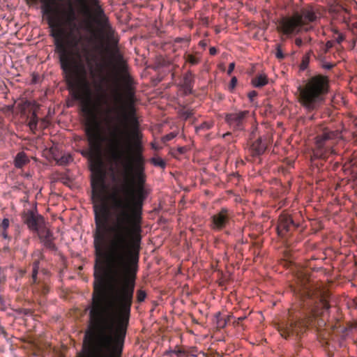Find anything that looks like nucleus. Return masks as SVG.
I'll return each mask as SVG.
<instances>
[{"mask_svg":"<svg viewBox=\"0 0 357 357\" xmlns=\"http://www.w3.org/2000/svg\"><path fill=\"white\" fill-rule=\"evenodd\" d=\"M126 100L117 91L115 107L108 110L109 149L112 159L122 165L123 180L114 178L116 185L107 197V206L95 205L96 231L93 235H142V208L150 191L146 186V158L142 134L135 116V91L127 86Z\"/></svg>","mask_w":357,"mask_h":357,"instance_id":"obj_1","label":"nucleus"},{"mask_svg":"<svg viewBox=\"0 0 357 357\" xmlns=\"http://www.w3.org/2000/svg\"><path fill=\"white\" fill-rule=\"evenodd\" d=\"M41 1L44 3V13L49 15L50 35L54 39L55 52L58 54L60 68L68 87L77 90L75 99L93 100L91 85L87 79V67L91 74L93 75L89 50L84 47L80 50L77 40L64 42L66 30L62 20L53 7V0Z\"/></svg>","mask_w":357,"mask_h":357,"instance_id":"obj_2","label":"nucleus"},{"mask_svg":"<svg viewBox=\"0 0 357 357\" xmlns=\"http://www.w3.org/2000/svg\"><path fill=\"white\" fill-rule=\"evenodd\" d=\"M329 90V77L322 74L314 75L298 87V101L307 112L317 110L324 102Z\"/></svg>","mask_w":357,"mask_h":357,"instance_id":"obj_3","label":"nucleus"},{"mask_svg":"<svg viewBox=\"0 0 357 357\" xmlns=\"http://www.w3.org/2000/svg\"><path fill=\"white\" fill-rule=\"evenodd\" d=\"M317 16L310 9H303L291 17H285L279 21L277 31L287 36L296 35L302 31H307L311 26L309 23L314 21Z\"/></svg>","mask_w":357,"mask_h":357,"instance_id":"obj_4","label":"nucleus"},{"mask_svg":"<svg viewBox=\"0 0 357 357\" xmlns=\"http://www.w3.org/2000/svg\"><path fill=\"white\" fill-rule=\"evenodd\" d=\"M294 294L303 301V305L311 307V313L316 317L328 310L329 293L324 290H313L308 286H303L294 289Z\"/></svg>","mask_w":357,"mask_h":357,"instance_id":"obj_5","label":"nucleus"},{"mask_svg":"<svg viewBox=\"0 0 357 357\" xmlns=\"http://www.w3.org/2000/svg\"><path fill=\"white\" fill-rule=\"evenodd\" d=\"M339 132L328 128H324L315 137L312 150V160L314 159L328 160L335 154L334 146L337 142Z\"/></svg>","mask_w":357,"mask_h":357,"instance_id":"obj_6","label":"nucleus"},{"mask_svg":"<svg viewBox=\"0 0 357 357\" xmlns=\"http://www.w3.org/2000/svg\"><path fill=\"white\" fill-rule=\"evenodd\" d=\"M234 218L232 210L222 207L211 217L210 228L215 231L226 229L234 222Z\"/></svg>","mask_w":357,"mask_h":357,"instance_id":"obj_7","label":"nucleus"},{"mask_svg":"<svg viewBox=\"0 0 357 357\" xmlns=\"http://www.w3.org/2000/svg\"><path fill=\"white\" fill-rule=\"evenodd\" d=\"M300 222L294 216L287 213L280 215L278 220L277 232L281 238H289L299 227Z\"/></svg>","mask_w":357,"mask_h":357,"instance_id":"obj_8","label":"nucleus"},{"mask_svg":"<svg viewBox=\"0 0 357 357\" xmlns=\"http://www.w3.org/2000/svg\"><path fill=\"white\" fill-rule=\"evenodd\" d=\"M310 318H292L285 326L280 327L279 331L280 335L284 338H287L291 335L299 336L305 331L307 324H310Z\"/></svg>","mask_w":357,"mask_h":357,"instance_id":"obj_9","label":"nucleus"},{"mask_svg":"<svg viewBox=\"0 0 357 357\" xmlns=\"http://www.w3.org/2000/svg\"><path fill=\"white\" fill-rule=\"evenodd\" d=\"M105 26L107 30L108 36L112 38L113 47L112 50H109V48L105 49V51L109 54V57L103 58L102 62L99 64L100 69H105L112 66L114 59L119 61L123 60V56L120 54L119 50L117 47L118 40L113 38L114 31L107 22L105 23Z\"/></svg>","mask_w":357,"mask_h":357,"instance_id":"obj_10","label":"nucleus"},{"mask_svg":"<svg viewBox=\"0 0 357 357\" xmlns=\"http://www.w3.org/2000/svg\"><path fill=\"white\" fill-rule=\"evenodd\" d=\"M249 114L248 110L228 113L225 115V120L233 130L242 131L245 130Z\"/></svg>","mask_w":357,"mask_h":357,"instance_id":"obj_11","label":"nucleus"},{"mask_svg":"<svg viewBox=\"0 0 357 357\" xmlns=\"http://www.w3.org/2000/svg\"><path fill=\"white\" fill-rule=\"evenodd\" d=\"M22 222L33 231H39L45 225L44 218L36 210L26 209L22 214Z\"/></svg>","mask_w":357,"mask_h":357,"instance_id":"obj_12","label":"nucleus"},{"mask_svg":"<svg viewBox=\"0 0 357 357\" xmlns=\"http://www.w3.org/2000/svg\"><path fill=\"white\" fill-rule=\"evenodd\" d=\"M93 197L100 200L105 189V174L99 169L91 179Z\"/></svg>","mask_w":357,"mask_h":357,"instance_id":"obj_13","label":"nucleus"},{"mask_svg":"<svg viewBox=\"0 0 357 357\" xmlns=\"http://www.w3.org/2000/svg\"><path fill=\"white\" fill-rule=\"evenodd\" d=\"M268 145V141L266 137H259L255 141L252 142L250 151L252 156L258 157L264 153Z\"/></svg>","mask_w":357,"mask_h":357,"instance_id":"obj_14","label":"nucleus"},{"mask_svg":"<svg viewBox=\"0 0 357 357\" xmlns=\"http://www.w3.org/2000/svg\"><path fill=\"white\" fill-rule=\"evenodd\" d=\"M38 233L41 243L46 249L51 251L56 250L57 248L54 242V237L50 230L43 228Z\"/></svg>","mask_w":357,"mask_h":357,"instance_id":"obj_15","label":"nucleus"},{"mask_svg":"<svg viewBox=\"0 0 357 357\" xmlns=\"http://www.w3.org/2000/svg\"><path fill=\"white\" fill-rule=\"evenodd\" d=\"M185 63L190 66H195L201 63L202 59V53L197 50L186 52L183 54Z\"/></svg>","mask_w":357,"mask_h":357,"instance_id":"obj_16","label":"nucleus"},{"mask_svg":"<svg viewBox=\"0 0 357 357\" xmlns=\"http://www.w3.org/2000/svg\"><path fill=\"white\" fill-rule=\"evenodd\" d=\"M194 82V75L192 72L189 70L183 75L181 85L185 95L192 93Z\"/></svg>","mask_w":357,"mask_h":357,"instance_id":"obj_17","label":"nucleus"},{"mask_svg":"<svg viewBox=\"0 0 357 357\" xmlns=\"http://www.w3.org/2000/svg\"><path fill=\"white\" fill-rule=\"evenodd\" d=\"M29 162V160L26 155L24 152H20L15 158V166L17 168H22Z\"/></svg>","mask_w":357,"mask_h":357,"instance_id":"obj_18","label":"nucleus"},{"mask_svg":"<svg viewBox=\"0 0 357 357\" xmlns=\"http://www.w3.org/2000/svg\"><path fill=\"white\" fill-rule=\"evenodd\" d=\"M252 83L255 87H262L268 83L267 76L264 74L259 75L252 80Z\"/></svg>","mask_w":357,"mask_h":357,"instance_id":"obj_19","label":"nucleus"},{"mask_svg":"<svg viewBox=\"0 0 357 357\" xmlns=\"http://www.w3.org/2000/svg\"><path fill=\"white\" fill-rule=\"evenodd\" d=\"M76 20V15L74 8L70 6L66 15L65 23L69 26H75V21Z\"/></svg>","mask_w":357,"mask_h":357,"instance_id":"obj_20","label":"nucleus"},{"mask_svg":"<svg viewBox=\"0 0 357 357\" xmlns=\"http://www.w3.org/2000/svg\"><path fill=\"white\" fill-rule=\"evenodd\" d=\"M38 121V116L36 114V112L35 111H33L30 116V119H29V121L28 123L30 130L33 132H35L36 130H37Z\"/></svg>","mask_w":357,"mask_h":357,"instance_id":"obj_21","label":"nucleus"},{"mask_svg":"<svg viewBox=\"0 0 357 357\" xmlns=\"http://www.w3.org/2000/svg\"><path fill=\"white\" fill-rule=\"evenodd\" d=\"M231 316H227L226 318H222L220 317V313L218 312L216 314V324L218 328H223L227 325V322L229 321Z\"/></svg>","mask_w":357,"mask_h":357,"instance_id":"obj_22","label":"nucleus"},{"mask_svg":"<svg viewBox=\"0 0 357 357\" xmlns=\"http://www.w3.org/2000/svg\"><path fill=\"white\" fill-rule=\"evenodd\" d=\"M39 260H35L32 264L31 280L32 283H37V275L39 269Z\"/></svg>","mask_w":357,"mask_h":357,"instance_id":"obj_23","label":"nucleus"},{"mask_svg":"<svg viewBox=\"0 0 357 357\" xmlns=\"http://www.w3.org/2000/svg\"><path fill=\"white\" fill-rule=\"evenodd\" d=\"M92 5L95 7V13L96 15L99 17H102L104 15L103 10L101 8L100 6L99 5L98 0H89Z\"/></svg>","mask_w":357,"mask_h":357,"instance_id":"obj_24","label":"nucleus"},{"mask_svg":"<svg viewBox=\"0 0 357 357\" xmlns=\"http://www.w3.org/2000/svg\"><path fill=\"white\" fill-rule=\"evenodd\" d=\"M310 52L307 53L303 56L301 63L300 65V69L301 70H305L307 68L310 63Z\"/></svg>","mask_w":357,"mask_h":357,"instance_id":"obj_25","label":"nucleus"},{"mask_svg":"<svg viewBox=\"0 0 357 357\" xmlns=\"http://www.w3.org/2000/svg\"><path fill=\"white\" fill-rule=\"evenodd\" d=\"M187 151V146H179L176 149H172L171 153L174 157L178 158L179 155L184 154Z\"/></svg>","mask_w":357,"mask_h":357,"instance_id":"obj_26","label":"nucleus"},{"mask_svg":"<svg viewBox=\"0 0 357 357\" xmlns=\"http://www.w3.org/2000/svg\"><path fill=\"white\" fill-rule=\"evenodd\" d=\"M213 126V123L212 122L205 121L196 128V131L199 132L201 130H210Z\"/></svg>","mask_w":357,"mask_h":357,"instance_id":"obj_27","label":"nucleus"},{"mask_svg":"<svg viewBox=\"0 0 357 357\" xmlns=\"http://www.w3.org/2000/svg\"><path fill=\"white\" fill-rule=\"evenodd\" d=\"M35 289L40 291V294L45 296L49 292L50 287L46 283H43L41 284H38Z\"/></svg>","mask_w":357,"mask_h":357,"instance_id":"obj_28","label":"nucleus"},{"mask_svg":"<svg viewBox=\"0 0 357 357\" xmlns=\"http://www.w3.org/2000/svg\"><path fill=\"white\" fill-rule=\"evenodd\" d=\"M151 162L153 165L158 166V167H160L162 168H164L166 166L165 162L162 159H161L160 158H151Z\"/></svg>","mask_w":357,"mask_h":357,"instance_id":"obj_29","label":"nucleus"},{"mask_svg":"<svg viewBox=\"0 0 357 357\" xmlns=\"http://www.w3.org/2000/svg\"><path fill=\"white\" fill-rule=\"evenodd\" d=\"M136 298H137V301L138 303H142V302L144 301V300L146 298V291L142 289L137 290V294H136Z\"/></svg>","mask_w":357,"mask_h":357,"instance_id":"obj_30","label":"nucleus"},{"mask_svg":"<svg viewBox=\"0 0 357 357\" xmlns=\"http://www.w3.org/2000/svg\"><path fill=\"white\" fill-rule=\"evenodd\" d=\"M174 354L177 357H187L188 352L183 349L179 348L178 347H176L174 349Z\"/></svg>","mask_w":357,"mask_h":357,"instance_id":"obj_31","label":"nucleus"},{"mask_svg":"<svg viewBox=\"0 0 357 357\" xmlns=\"http://www.w3.org/2000/svg\"><path fill=\"white\" fill-rule=\"evenodd\" d=\"M281 44H277L276 45V52H275V56L277 59L280 60H282L284 59L285 56L283 54L282 49H281Z\"/></svg>","mask_w":357,"mask_h":357,"instance_id":"obj_32","label":"nucleus"},{"mask_svg":"<svg viewBox=\"0 0 357 357\" xmlns=\"http://www.w3.org/2000/svg\"><path fill=\"white\" fill-rule=\"evenodd\" d=\"M333 33L334 34L337 35L335 40L337 43L340 44L342 41L344 40V36L342 33H340L337 29H334Z\"/></svg>","mask_w":357,"mask_h":357,"instance_id":"obj_33","label":"nucleus"},{"mask_svg":"<svg viewBox=\"0 0 357 357\" xmlns=\"http://www.w3.org/2000/svg\"><path fill=\"white\" fill-rule=\"evenodd\" d=\"M236 84H237V78L236 77H233L231 79L229 85L228 86L229 90L230 91H232L235 89Z\"/></svg>","mask_w":357,"mask_h":357,"instance_id":"obj_34","label":"nucleus"},{"mask_svg":"<svg viewBox=\"0 0 357 357\" xmlns=\"http://www.w3.org/2000/svg\"><path fill=\"white\" fill-rule=\"evenodd\" d=\"M9 227V220L8 218H4L2 220L1 224L0 225V230L1 229H7Z\"/></svg>","mask_w":357,"mask_h":357,"instance_id":"obj_35","label":"nucleus"},{"mask_svg":"<svg viewBox=\"0 0 357 357\" xmlns=\"http://www.w3.org/2000/svg\"><path fill=\"white\" fill-rule=\"evenodd\" d=\"M175 137H176V135L173 132H171V133L164 136L162 137V141H163V142H169V141L173 139Z\"/></svg>","mask_w":357,"mask_h":357,"instance_id":"obj_36","label":"nucleus"},{"mask_svg":"<svg viewBox=\"0 0 357 357\" xmlns=\"http://www.w3.org/2000/svg\"><path fill=\"white\" fill-rule=\"evenodd\" d=\"M257 93L255 91H252L249 92L248 95L250 101H253L254 98L255 97H257Z\"/></svg>","mask_w":357,"mask_h":357,"instance_id":"obj_37","label":"nucleus"},{"mask_svg":"<svg viewBox=\"0 0 357 357\" xmlns=\"http://www.w3.org/2000/svg\"><path fill=\"white\" fill-rule=\"evenodd\" d=\"M235 68V63H230L228 67L227 70V74L230 75L231 73L234 71Z\"/></svg>","mask_w":357,"mask_h":357,"instance_id":"obj_38","label":"nucleus"},{"mask_svg":"<svg viewBox=\"0 0 357 357\" xmlns=\"http://www.w3.org/2000/svg\"><path fill=\"white\" fill-rule=\"evenodd\" d=\"M0 236L4 239H7L8 238L7 229H5V230L1 229L0 230Z\"/></svg>","mask_w":357,"mask_h":357,"instance_id":"obj_39","label":"nucleus"},{"mask_svg":"<svg viewBox=\"0 0 357 357\" xmlns=\"http://www.w3.org/2000/svg\"><path fill=\"white\" fill-rule=\"evenodd\" d=\"M167 62L165 59H160L158 61V67L165 66H167Z\"/></svg>","mask_w":357,"mask_h":357,"instance_id":"obj_40","label":"nucleus"},{"mask_svg":"<svg viewBox=\"0 0 357 357\" xmlns=\"http://www.w3.org/2000/svg\"><path fill=\"white\" fill-rule=\"evenodd\" d=\"M322 67L324 69H326V70H331V68H333L334 67V64L333 63H324L322 65Z\"/></svg>","mask_w":357,"mask_h":357,"instance_id":"obj_41","label":"nucleus"},{"mask_svg":"<svg viewBox=\"0 0 357 357\" xmlns=\"http://www.w3.org/2000/svg\"><path fill=\"white\" fill-rule=\"evenodd\" d=\"M68 160H69V158H67V157H62L61 159H60V164L61 165H64V164H66L68 162Z\"/></svg>","mask_w":357,"mask_h":357,"instance_id":"obj_42","label":"nucleus"},{"mask_svg":"<svg viewBox=\"0 0 357 357\" xmlns=\"http://www.w3.org/2000/svg\"><path fill=\"white\" fill-rule=\"evenodd\" d=\"M209 54L211 55H215L217 54V49L215 47H211L209 49Z\"/></svg>","mask_w":357,"mask_h":357,"instance_id":"obj_43","label":"nucleus"},{"mask_svg":"<svg viewBox=\"0 0 357 357\" xmlns=\"http://www.w3.org/2000/svg\"><path fill=\"white\" fill-rule=\"evenodd\" d=\"M295 44L298 46V47H301L302 45H303V40L301 38H297L296 40H295Z\"/></svg>","mask_w":357,"mask_h":357,"instance_id":"obj_44","label":"nucleus"},{"mask_svg":"<svg viewBox=\"0 0 357 357\" xmlns=\"http://www.w3.org/2000/svg\"><path fill=\"white\" fill-rule=\"evenodd\" d=\"M245 319V317H240L238 318L237 321H235L236 324H239L241 321H243Z\"/></svg>","mask_w":357,"mask_h":357,"instance_id":"obj_45","label":"nucleus"},{"mask_svg":"<svg viewBox=\"0 0 357 357\" xmlns=\"http://www.w3.org/2000/svg\"><path fill=\"white\" fill-rule=\"evenodd\" d=\"M333 41H328L326 45L327 49L331 48L333 47Z\"/></svg>","mask_w":357,"mask_h":357,"instance_id":"obj_46","label":"nucleus"},{"mask_svg":"<svg viewBox=\"0 0 357 357\" xmlns=\"http://www.w3.org/2000/svg\"><path fill=\"white\" fill-rule=\"evenodd\" d=\"M199 45L201 46L203 48H205L206 46V43L204 40H201L199 43Z\"/></svg>","mask_w":357,"mask_h":357,"instance_id":"obj_47","label":"nucleus"},{"mask_svg":"<svg viewBox=\"0 0 357 357\" xmlns=\"http://www.w3.org/2000/svg\"><path fill=\"white\" fill-rule=\"evenodd\" d=\"M351 165L357 167V158L351 160Z\"/></svg>","mask_w":357,"mask_h":357,"instance_id":"obj_48","label":"nucleus"},{"mask_svg":"<svg viewBox=\"0 0 357 357\" xmlns=\"http://www.w3.org/2000/svg\"><path fill=\"white\" fill-rule=\"evenodd\" d=\"M174 354V349L173 350H169V351H166V355L169 356H172V355Z\"/></svg>","mask_w":357,"mask_h":357,"instance_id":"obj_49","label":"nucleus"},{"mask_svg":"<svg viewBox=\"0 0 357 357\" xmlns=\"http://www.w3.org/2000/svg\"><path fill=\"white\" fill-rule=\"evenodd\" d=\"M6 281V277L4 275H0V283L4 282Z\"/></svg>","mask_w":357,"mask_h":357,"instance_id":"obj_50","label":"nucleus"},{"mask_svg":"<svg viewBox=\"0 0 357 357\" xmlns=\"http://www.w3.org/2000/svg\"><path fill=\"white\" fill-rule=\"evenodd\" d=\"M184 40H185V39H184V38H176L175 41H176V43H181V42L183 41Z\"/></svg>","mask_w":357,"mask_h":357,"instance_id":"obj_51","label":"nucleus"},{"mask_svg":"<svg viewBox=\"0 0 357 357\" xmlns=\"http://www.w3.org/2000/svg\"><path fill=\"white\" fill-rule=\"evenodd\" d=\"M24 105H25L26 106H29V105H31V102H30L29 101H27V100H26V101H25Z\"/></svg>","mask_w":357,"mask_h":357,"instance_id":"obj_52","label":"nucleus"},{"mask_svg":"<svg viewBox=\"0 0 357 357\" xmlns=\"http://www.w3.org/2000/svg\"><path fill=\"white\" fill-rule=\"evenodd\" d=\"M338 165H339L338 162H335V165H334V166H335V167H337Z\"/></svg>","mask_w":357,"mask_h":357,"instance_id":"obj_53","label":"nucleus"},{"mask_svg":"<svg viewBox=\"0 0 357 357\" xmlns=\"http://www.w3.org/2000/svg\"><path fill=\"white\" fill-rule=\"evenodd\" d=\"M172 79H173L174 77V73L172 74Z\"/></svg>","mask_w":357,"mask_h":357,"instance_id":"obj_54","label":"nucleus"}]
</instances>
